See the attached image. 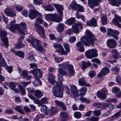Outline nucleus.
Listing matches in <instances>:
<instances>
[{
    "instance_id": "nucleus-1",
    "label": "nucleus",
    "mask_w": 121,
    "mask_h": 121,
    "mask_svg": "<svg viewBox=\"0 0 121 121\" xmlns=\"http://www.w3.org/2000/svg\"><path fill=\"white\" fill-rule=\"evenodd\" d=\"M86 36L82 37L80 39L82 42H78L76 45L78 48V51L80 52H83L84 49L82 44H84L86 46L89 47L90 44L93 45L94 41L96 39L94 38V36L88 30H86L85 32Z\"/></svg>"
},
{
    "instance_id": "nucleus-2",
    "label": "nucleus",
    "mask_w": 121,
    "mask_h": 121,
    "mask_svg": "<svg viewBox=\"0 0 121 121\" xmlns=\"http://www.w3.org/2000/svg\"><path fill=\"white\" fill-rule=\"evenodd\" d=\"M63 87L61 83L59 84L56 83V86L52 88V92L54 95L56 97L59 98L62 97Z\"/></svg>"
},
{
    "instance_id": "nucleus-3",
    "label": "nucleus",
    "mask_w": 121,
    "mask_h": 121,
    "mask_svg": "<svg viewBox=\"0 0 121 121\" xmlns=\"http://www.w3.org/2000/svg\"><path fill=\"white\" fill-rule=\"evenodd\" d=\"M27 41L30 43L34 47L40 52L43 50V48L40 43V41L37 40L35 38H32L31 39L28 40Z\"/></svg>"
},
{
    "instance_id": "nucleus-4",
    "label": "nucleus",
    "mask_w": 121,
    "mask_h": 121,
    "mask_svg": "<svg viewBox=\"0 0 121 121\" xmlns=\"http://www.w3.org/2000/svg\"><path fill=\"white\" fill-rule=\"evenodd\" d=\"M45 19L47 21H52L59 22L61 21L60 17L57 14H46L44 15Z\"/></svg>"
},
{
    "instance_id": "nucleus-5",
    "label": "nucleus",
    "mask_w": 121,
    "mask_h": 121,
    "mask_svg": "<svg viewBox=\"0 0 121 121\" xmlns=\"http://www.w3.org/2000/svg\"><path fill=\"white\" fill-rule=\"evenodd\" d=\"M85 54L87 58L90 59L98 56L96 50L93 49L87 51L85 52Z\"/></svg>"
},
{
    "instance_id": "nucleus-6",
    "label": "nucleus",
    "mask_w": 121,
    "mask_h": 121,
    "mask_svg": "<svg viewBox=\"0 0 121 121\" xmlns=\"http://www.w3.org/2000/svg\"><path fill=\"white\" fill-rule=\"evenodd\" d=\"M7 35L6 32L0 30V36L1 37V39L3 42L5 47H7L8 45V39L7 38L4 37Z\"/></svg>"
},
{
    "instance_id": "nucleus-7",
    "label": "nucleus",
    "mask_w": 121,
    "mask_h": 121,
    "mask_svg": "<svg viewBox=\"0 0 121 121\" xmlns=\"http://www.w3.org/2000/svg\"><path fill=\"white\" fill-rule=\"evenodd\" d=\"M70 6L72 9L74 10H76L77 9L78 10L77 12H78V11L83 12L84 11L83 7L79 4H77L75 2H72Z\"/></svg>"
},
{
    "instance_id": "nucleus-8",
    "label": "nucleus",
    "mask_w": 121,
    "mask_h": 121,
    "mask_svg": "<svg viewBox=\"0 0 121 121\" xmlns=\"http://www.w3.org/2000/svg\"><path fill=\"white\" fill-rule=\"evenodd\" d=\"M107 92V91L106 89H103L98 91L96 95L99 98L102 99H106V94Z\"/></svg>"
},
{
    "instance_id": "nucleus-9",
    "label": "nucleus",
    "mask_w": 121,
    "mask_h": 121,
    "mask_svg": "<svg viewBox=\"0 0 121 121\" xmlns=\"http://www.w3.org/2000/svg\"><path fill=\"white\" fill-rule=\"evenodd\" d=\"M35 26L37 29V32L40 35H42V37L43 39L45 38L44 36V30L43 27L35 23Z\"/></svg>"
},
{
    "instance_id": "nucleus-10",
    "label": "nucleus",
    "mask_w": 121,
    "mask_h": 121,
    "mask_svg": "<svg viewBox=\"0 0 121 121\" xmlns=\"http://www.w3.org/2000/svg\"><path fill=\"white\" fill-rule=\"evenodd\" d=\"M107 33L108 35L112 36L117 40L118 39V38L117 35H118L119 32L117 31L108 28V29Z\"/></svg>"
},
{
    "instance_id": "nucleus-11",
    "label": "nucleus",
    "mask_w": 121,
    "mask_h": 121,
    "mask_svg": "<svg viewBox=\"0 0 121 121\" xmlns=\"http://www.w3.org/2000/svg\"><path fill=\"white\" fill-rule=\"evenodd\" d=\"M26 26L24 22H22L18 25V27L17 29L18 30V32L19 34L25 35L24 32L26 31Z\"/></svg>"
},
{
    "instance_id": "nucleus-12",
    "label": "nucleus",
    "mask_w": 121,
    "mask_h": 121,
    "mask_svg": "<svg viewBox=\"0 0 121 121\" xmlns=\"http://www.w3.org/2000/svg\"><path fill=\"white\" fill-rule=\"evenodd\" d=\"M58 71V81L59 82L57 83H58L59 84H60L61 83L62 86V82L63 81V75L66 74L67 73L66 72L64 71L61 68L59 69Z\"/></svg>"
},
{
    "instance_id": "nucleus-13",
    "label": "nucleus",
    "mask_w": 121,
    "mask_h": 121,
    "mask_svg": "<svg viewBox=\"0 0 121 121\" xmlns=\"http://www.w3.org/2000/svg\"><path fill=\"white\" fill-rule=\"evenodd\" d=\"M112 21L115 25L121 28V25L119 23V22L121 23V17L120 16L116 15H115Z\"/></svg>"
},
{
    "instance_id": "nucleus-14",
    "label": "nucleus",
    "mask_w": 121,
    "mask_h": 121,
    "mask_svg": "<svg viewBox=\"0 0 121 121\" xmlns=\"http://www.w3.org/2000/svg\"><path fill=\"white\" fill-rule=\"evenodd\" d=\"M37 15L40 17L42 16V14L36 10H31L29 12V16L31 19L35 18Z\"/></svg>"
},
{
    "instance_id": "nucleus-15",
    "label": "nucleus",
    "mask_w": 121,
    "mask_h": 121,
    "mask_svg": "<svg viewBox=\"0 0 121 121\" xmlns=\"http://www.w3.org/2000/svg\"><path fill=\"white\" fill-rule=\"evenodd\" d=\"M30 72L32 73L34 77L36 78H40L42 76L40 70L38 69L31 70L30 71Z\"/></svg>"
},
{
    "instance_id": "nucleus-16",
    "label": "nucleus",
    "mask_w": 121,
    "mask_h": 121,
    "mask_svg": "<svg viewBox=\"0 0 121 121\" xmlns=\"http://www.w3.org/2000/svg\"><path fill=\"white\" fill-rule=\"evenodd\" d=\"M53 46L55 48H58V49L56 50V52H60L63 55H65L67 54V52H66L64 50L62 46L61 45L54 43L53 45Z\"/></svg>"
},
{
    "instance_id": "nucleus-17",
    "label": "nucleus",
    "mask_w": 121,
    "mask_h": 121,
    "mask_svg": "<svg viewBox=\"0 0 121 121\" xmlns=\"http://www.w3.org/2000/svg\"><path fill=\"white\" fill-rule=\"evenodd\" d=\"M102 0H88V4L91 8H93L95 5L97 6L99 2Z\"/></svg>"
},
{
    "instance_id": "nucleus-18",
    "label": "nucleus",
    "mask_w": 121,
    "mask_h": 121,
    "mask_svg": "<svg viewBox=\"0 0 121 121\" xmlns=\"http://www.w3.org/2000/svg\"><path fill=\"white\" fill-rule=\"evenodd\" d=\"M107 46L110 48H114L116 45V42L112 39H108L107 41Z\"/></svg>"
},
{
    "instance_id": "nucleus-19",
    "label": "nucleus",
    "mask_w": 121,
    "mask_h": 121,
    "mask_svg": "<svg viewBox=\"0 0 121 121\" xmlns=\"http://www.w3.org/2000/svg\"><path fill=\"white\" fill-rule=\"evenodd\" d=\"M110 72V70L106 67L104 68L97 75L99 77H101L103 75H105L108 74Z\"/></svg>"
},
{
    "instance_id": "nucleus-20",
    "label": "nucleus",
    "mask_w": 121,
    "mask_h": 121,
    "mask_svg": "<svg viewBox=\"0 0 121 121\" xmlns=\"http://www.w3.org/2000/svg\"><path fill=\"white\" fill-rule=\"evenodd\" d=\"M16 21L15 20H13L10 23V27L9 28L7 26V28L9 29L12 32L14 31L18 27V25L17 24H14L15 23Z\"/></svg>"
},
{
    "instance_id": "nucleus-21",
    "label": "nucleus",
    "mask_w": 121,
    "mask_h": 121,
    "mask_svg": "<svg viewBox=\"0 0 121 121\" xmlns=\"http://www.w3.org/2000/svg\"><path fill=\"white\" fill-rule=\"evenodd\" d=\"M109 4L113 6L118 7L121 4V0H108Z\"/></svg>"
},
{
    "instance_id": "nucleus-22",
    "label": "nucleus",
    "mask_w": 121,
    "mask_h": 121,
    "mask_svg": "<svg viewBox=\"0 0 121 121\" xmlns=\"http://www.w3.org/2000/svg\"><path fill=\"white\" fill-rule=\"evenodd\" d=\"M68 69L69 76H71L74 75V72L73 70V66L70 65H68L67 66Z\"/></svg>"
},
{
    "instance_id": "nucleus-23",
    "label": "nucleus",
    "mask_w": 121,
    "mask_h": 121,
    "mask_svg": "<svg viewBox=\"0 0 121 121\" xmlns=\"http://www.w3.org/2000/svg\"><path fill=\"white\" fill-rule=\"evenodd\" d=\"M53 6L57 9V12L60 14L62 15H63L62 11L64 9V8L62 5L54 4Z\"/></svg>"
},
{
    "instance_id": "nucleus-24",
    "label": "nucleus",
    "mask_w": 121,
    "mask_h": 121,
    "mask_svg": "<svg viewBox=\"0 0 121 121\" xmlns=\"http://www.w3.org/2000/svg\"><path fill=\"white\" fill-rule=\"evenodd\" d=\"M71 92L73 95L75 97L78 96V92L77 87L74 85H72L71 86Z\"/></svg>"
},
{
    "instance_id": "nucleus-25",
    "label": "nucleus",
    "mask_w": 121,
    "mask_h": 121,
    "mask_svg": "<svg viewBox=\"0 0 121 121\" xmlns=\"http://www.w3.org/2000/svg\"><path fill=\"white\" fill-rule=\"evenodd\" d=\"M4 12L7 16L9 17H13L16 15L15 13L11 11L9 8L6 9L4 11Z\"/></svg>"
},
{
    "instance_id": "nucleus-26",
    "label": "nucleus",
    "mask_w": 121,
    "mask_h": 121,
    "mask_svg": "<svg viewBox=\"0 0 121 121\" xmlns=\"http://www.w3.org/2000/svg\"><path fill=\"white\" fill-rule=\"evenodd\" d=\"M47 79L49 82L52 85H54L55 82V77L53 75L49 74L48 75Z\"/></svg>"
},
{
    "instance_id": "nucleus-27",
    "label": "nucleus",
    "mask_w": 121,
    "mask_h": 121,
    "mask_svg": "<svg viewBox=\"0 0 121 121\" xmlns=\"http://www.w3.org/2000/svg\"><path fill=\"white\" fill-rule=\"evenodd\" d=\"M78 82L79 84L82 86H91V85L90 84L87 83L85 82L84 78H81L78 80Z\"/></svg>"
},
{
    "instance_id": "nucleus-28",
    "label": "nucleus",
    "mask_w": 121,
    "mask_h": 121,
    "mask_svg": "<svg viewBox=\"0 0 121 121\" xmlns=\"http://www.w3.org/2000/svg\"><path fill=\"white\" fill-rule=\"evenodd\" d=\"M86 24L87 25L89 26L95 27L97 25L96 21L94 18H93L91 19L90 22H87Z\"/></svg>"
},
{
    "instance_id": "nucleus-29",
    "label": "nucleus",
    "mask_w": 121,
    "mask_h": 121,
    "mask_svg": "<svg viewBox=\"0 0 121 121\" xmlns=\"http://www.w3.org/2000/svg\"><path fill=\"white\" fill-rule=\"evenodd\" d=\"M55 102L56 105L61 106L64 110H66V107L64 104L62 102L56 100H55Z\"/></svg>"
},
{
    "instance_id": "nucleus-30",
    "label": "nucleus",
    "mask_w": 121,
    "mask_h": 121,
    "mask_svg": "<svg viewBox=\"0 0 121 121\" xmlns=\"http://www.w3.org/2000/svg\"><path fill=\"white\" fill-rule=\"evenodd\" d=\"M81 23L80 22H78L77 24H75L74 26L72 27L73 31L75 33H78L79 31V29L78 28V26H81Z\"/></svg>"
},
{
    "instance_id": "nucleus-31",
    "label": "nucleus",
    "mask_w": 121,
    "mask_h": 121,
    "mask_svg": "<svg viewBox=\"0 0 121 121\" xmlns=\"http://www.w3.org/2000/svg\"><path fill=\"white\" fill-rule=\"evenodd\" d=\"M96 107L98 108H102L103 109H104L108 107V105L105 103H98L96 104Z\"/></svg>"
},
{
    "instance_id": "nucleus-32",
    "label": "nucleus",
    "mask_w": 121,
    "mask_h": 121,
    "mask_svg": "<svg viewBox=\"0 0 121 121\" xmlns=\"http://www.w3.org/2000/svg\"><path fill=\"white\" fill-rule=\"evenodd\" d=\"M65 25L62 23H59L58 25V27L57 30L59 33H61L63 31Z\"/></svg>"
},
{
    "instance_id": "nucleus-33",
    "label": "nucleus",
    "mask_w": 121,
    "mask_h": 121,
    "mask_svg": "<svg viewBox=\"0 0 121 121\" xmlns=\"http://www.w3.org/2000/svg\"><path fill=\"white\" fill-rule=\"evenodd\" d=\"M112 56L114 58H117L120 57V56L118 54V51L117 50L112 49Z\"/></svg>"
},
{
    "instance_id": "nucleus-34",
    "label": "nucleus",
    "mask_w": 121,
    "mask_h": 121,
    "mask_svg": "<svg viewBox=\"0 0 121 121\" xmlns=\"http://www.w3.org/2000/svg\"><path fill=\"white\" fill-rule=\"evenodd\" d=\"M43 8L46 11H51L54 9V8L51 5L45 6L43 7Z\"/></svg>"
},
{
    "instance_id": "nucleus-35",
    "label": "nucleus",
    "mask_w": 121,
    "mask_h": 121,
    "mask_svg": "<svg viewBox=\"0 0 121 121\" xmlns=\"http://www.w3.org/2000/svg\"><path fill=\"white\" fill-rule=\"evenodd\" d=\"M15 109L16 111L21 114H23L24 113V112L22 110V108L20 106L15 107Z\"/></svg>"
},
{
    "instance_id": "nucleus-36",
    "label": "nucleus",
    "mask_w": 121,
    "mask_h": 121,
    "mask_svg": "<svg viewBox=\"0 0 121 121\" xmlns=\"http://www.w3.org/2000/svg\"><path fill=\"white\" fill-rule=\"evenodd\" d=\"M91 65V64L89 62L83 63L82 65V69H85L87 67L90 66Z\"/></svg>"
},
{
    "instance_id": "nucleus-37",
    "label": "nucleus",
    "mask_w": 121,
    "mask_h": 121,
    "mask_svg": "<svg viewBox=\"0 0 121 121\" xmlns=\"http://www.w3.org/2000/svg\"><path fill=\"white\" fill-rule=\"evenodd\" d=\"M57 111V109L55 108L52 107L50 109L49 113L52 116L56 113Z\"/></svg>"
},
{
    "instance_id": "nucleus-38",
    "label": "nucleus",
    "mask_w": 121,
    "mask_h": 121,
    "mask_svg": "<svg viewBox=\"0 0 121 121\" xmlns=\"http://www.w3.org/2000/svg\"><path fill=\"white\" fill-rule=\"evenodd\" d=\"M86 88L84 87L81 88L79 90V94L81 95H84L86 93Z\"/></svg>"
},
{
    "instance_id": "nucleus-39",
    "label": "nucleus",
    "mask_w": 121,
    "mask_h": 121,
    "mask_svg": "<svg viewBox=\"0 0 121 121\" xmlns=\"http://www.w3.org/2000/svg\"><path fill=\"white\" fill-rule=\"evenodd\" d=\"M35 96L41 97L43 95L40 91L39 90H37L35 92Z\"/></svg>"
},
{
    "instance_id": "nucleus-40",
    "label": "nucleus",
    "mask_w": 121,
    "mask_h": 121,
    "mask_svg": "<svg viewBox=\"0 0 121 121\" xmlns=\"http://www.w3.org/2000/svg\"><path fill=\"white\" fill-rule=\"evenodd\" d=\"M54 60L56 63H59L63 60V57H59L55 56L54 57Z\"/></svg>"
},
{
    "instance_id": "nucleus-41",
    "label": "nucleus",
    "mask_w": 121,
    "mask_h": 121,
    "mask_svg": "<svg viewBox=\"0 0 121 121\" xmlns=\"http://www.w3.org/2000/svg\"><path fill=\"white\" fill-rule=\"evenodd\" d=\"M16 86V83L13 82H11L9 84V87L11 89L14 90Z\"/></svg>"
},
{
    "instance_id": "nucleus-42",
    "label": "nucleus",
    "mask_w": 121,
    "mask_h": 121,
    "mask_svg": "<svg viewBox=\"0 0 121 121\" xmlns=\"http://www.w3.org/2000/svg\"><path fill=\"white\" fill-rule=\"evenodd\" d=\"M15 54L16 55L22 58H23L24 56V52L21 51H17L15 52Z\"/></svg>"
},
{
    "instance_id": "nucleus-43",
    "label": "nucleus",
    "mask_w": 121,
    "mask_h": 121,
    "mask_svg": "<svg viewBox=\"0 0 121 121\" xmlns=\"http://www.w3.org/2000/svg\"><path fill=\"white\" fill-rule=\"evenodd\" d=\"M18 88L20 90L21 94L22 95H25L26 94V92L25 90L20 85H18Z\"/></svg>"
},
{
    "instance_id": "nucleus-44",
    "label": "nucleus",
    "mask_w": 121,
    "mask_h": 121,
    "mask_svg": "<svg viewBox=\"0 0 121 121\" xmlns=\"http://www.w3.org/2000/svg\"><path fill=\"white\" fill-rule=\"evenodd\" d=\"M74 117L77 119L80 118L82 116V114L80 112H76L74 114Z\"/></svg>"
},
{
    "instance_id": "nucleus-45",
    "label": "nucleus",
    "mask_w": 121,
    "mask_h": 121,
    "mask_svg": "<svg viewBox=\"0 0 121 121\" xmlns=\"http://www.w3.org/2000/svg\"><path fill=\"white\" fill-rule=\"evenodd\" d=\"M24 46V45L22 43L21 41H19L18 44L16 45V48H18L23 47Z\"/></svg>"
},
{
    "instance_id": "nucleus-46",
    "label": "nucleus",
    "mask_w": 121,
    "mask_h": 121,
    "mask_svg": "<svg viewBox=\"0 0 121 121\" xmlns=\"http://www.w3.org/2000/svg\"><path fill=\"white\" fill-rule=\"evenodd\" d=\"M34 86H40L41 85V82L39 79L36 80L34 82Z\"/></svg>"
},
{
    "instance_id": "nucleus-47",
    "label": "nucleus",
    "mask_w": 121,
    "mask_h": 121,
    "mask_svg": "<svg viewBox=\"0 0 121 121\" xmlns=\"http://www.w3.org/2000/svg\"><path fill=\"white\" fill-rule=\"evenodd\" d=\"M0 66L3 67L5 66H6V64L4 59L0 58Z\"/></svg>"
},
{
    "instance_id": "nucleus-48",
    "label": "nucleus",
    "mask_w": 121,
    "mask_h": 121,
    "mask_svg": "<svg viewBox=\"0 0 121 121\" xmlns=\"http://www.w3.org/2000/svg\"><path fill=\"white\" fill-rule=\"evenodd\" d=\"M74 20V18H71L67 20V23L69 25L72 24L73 23Z\"/></svg>"
},
{
    "instance_id": "nucleus-49",
    "label": "nucleus",
    "mask_w": 121,
    "mask_h": 121,
    "mask_svg": "<svg viewBox=\"0 0 121 121\" xmlns=\"http://www.w3.org/2000/svg\"><path fill=\"white\" fill-rule=\"evenodd\" d=\"M31 82L29 81L28 82H21L20 83L22 86L25 88L27 85L30 83Z\"/></svg>"
},
{
    "instance_id": "nucleus-50",
    "label": "nucleus",
    "mask_w": 121,
    "mask_h": 121,
    "mask_svg": "<svg viewBox=\"0 0 121 121\" xmlns=\"http://www.w3.org/2000/svg\"><path fill=\"white\" fill-rule=\"evenodd\" d=\"M102 22L103 25H104L107 23V18L105 17H103L102 18Z\"/></svg>"
},
{
    "instance_id": "nucleus-51",
    "label": "nucleus",
    "mask_w": 121,
    "mask_h": 121,
    "mask_svg": "<svg viewBox=\"0 0 121 121\" xmlns=\"http://www.w3.org/2000/svg\"><path fill=\"white\" fill-rule=\"evenodd\" d=\"M95 116H98L100 115L101 112L100 110H96L93 112Z\"/></svg>"
},
{
    "instance_id": "nucleus-52",
    "label": "nucleus",
    "mask_w": 121,
    "mask_h": 121,
    "mask_svg": "<svg viewBox=\"0 0 121 121\" xmlns=\"http://www.w3.org/2000/svg\"><path fill=\"white\" fill-rule=\"evenodd\" d=\"M64 46L67 52L69 51L70 48H69V45L67 43H65L64 44Z\"/></svg>"
},
{
    "instance_id": "nucleus-53",
    "label": "nucleus",
    "mask_w": 121,
    "mask_h": 121,
    "mask_svg": "<svg viewBox=\"0 0 121 121\" xmlns=\"http://www.w3.org/2000/svg\"><path fill=\"white\" fill-rule=\"evenodd\" d=\"M95 73L93 71H89L88 75L91 77L92 78L95 75Z\"/></svg>"
},
{
    "instance_id": "nucleus-54",
    "label": "nucleus",
    "mask_w": 121,
    "mask_h": 121,
    "mask_svg": "<svg viewBox=\"0 0 121 121\" xmlns=\"http://www.w3.org/2000/svg\"><path fill=\"white\" fill-rule=\"evenodd\" d=\"M48 109V107L45 105L43 106L41 108V110L43 112H45Z\"/></svg>"
},
{
    "instance_id": "nucleus-55",
    "label": "nucleus",
    "mask_w": 121,
    "mask_h": 121,
    "mask_svg": "<svg viewBox=\"0 0 121 121\" xmlns=\"http://www.w3.org/2000/svg\"><path fill=\"white\" fill-rule=\"evenodd\" d=\"M120 91V89L117 87H114L112 89V91L114 93H116Z\"/></svg>"
},
{
    "instance_id": "nucleus-56",
    "label": "nucleus",
    "mask_w": 121,
    "mask_h": 121,
    "mask_svg": "<svg viewBox=\"0 0 121 121\" xmlns=\"http://www.w3.org/2000/svg\"><path fill=\"white\" fill-rule=\"evenodd\" d=\"M99 119V118L94 117H91L89 120L91 121H97Z\"/></svg>"
},
{
    "instance_id": "nucleus-57",
    "label": "nucleus",
    "mask_w": 121,
    "mask_h": 121,
    "mask_svg": "<svg viewBox=\"0 0 121 121\" xmlns=\"http://www.w3.org/2000/svg\"><path fill=\"white\" fill-rule=\"evenodd\" d=\"M67 116V113L66 112H62L60 114V117L62 118L66 117Z\"/></svg>"
},
{
    "instance_id": "nucleus-58",
    "label": "nucleus",
    "mask_w": 121,
    "mask_h": 121,
    "mask_svg": "<svg viewBox=\"0 0 121 121\" xmlns=\"http://www.w3.org/2000/svg\"><path fill=\"white\" fill-rule=\"evenodd\" d=\"M108 107H109L108 108H109V110L108 111H109V112H110L111 111L112 109H113L114 108V106L113 105H112L111 103H109L108 104Z\"/></svg>"
},
{
    "instance_id": "nucleus-59",
    "label": "nucleus",
    "mask_w": 121,
    "mask_h": 121,
    "mask_svg": "<svg viewBox=\"0 0 121 121\" xmlns=\"http://www.w3.org/2000/svg\"><path fill=\"white\" fill-rule=\"evenodd\" d=\"M76 17L78 19H79L80 18H81L83 21H84V16L82 15H79L78 13V12H77Z\"/></svg>"
},
{
    "instance_id": "nucleus-60",
    "label": "nucleus",
    "mask_w": 121,
    "mask_h": 121,
    "mask_svg": "<svg viewBox=\"0 0 121 121\" xmlns=\"http://www.w3.org/2000/svg\"><path fill=\"white\" fill-rule=\"evenodd\" d=\"M76 40V38L74 37H71L69 39V42L71 43H72L75 41Z\"/></svg>"
},
{
    "instance_id": "nucleus-61",
    "label": "nucleus",
    "mask_w": 121,
    "mask_h": 121,
    "mask_svg": "<svg viewBox=\"0 0 121 121\" xmlns=\"http://www.w3.org/2000/svg\"><path fill=\"white\" fill-rule=\"evenodd\" d=\"M91 60L93 62L96 63L98 64L101 63V62L100 60L97 58L93 59Z\"/></svg>"
},
{
    "instance_id": "nucleus-62",
    "label": "nucleus",
    "mask_w": 121,
    "mask_h": 121,
    "mask_svg": "<svg viewBox=\"0 0 121 121\" xmlns=\"http://www.w3.org/2000/svg\"><path fill=\"white\" fill-rule=\"evenodd\" d=\"M80 99L81 101L83 102L86 103H88L89 102V101L88 99L85 98H81Z\"/></svg>"
},
{
    "instance_id": "nucleus-63",
    "label": "nucleus",
    "mask_w": 121,
    "mask_h": 121,
    "mask_svg": "<svg viewBox=\"0 0 121 121\" xmlns=\"http://www.w3.org/2000/svg\"><path fill=\"white\" fill-rule=\"evenodd\" d=\"M27 73H28L27 71H23L21 74V76L24 78L27 75Z\"/></svg>"
},
{
    "instance_id": "nucleus-64",
    "label": "nucleus",
    "mask_w": 121,
    "mask_h": 121,
    "mask_svg": "<svg viewBox=\"0 0 121 121\" xmlns=\"http://www.w3.org/2000/svg\"><path fill=\"white\" fill-rule=\"evenodd\" d=\"M6 68L8 72L9 73H11L12 71L13 67L11 66H8L6 67Z\"/></svg>"
}]
</instances>
